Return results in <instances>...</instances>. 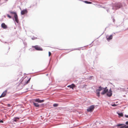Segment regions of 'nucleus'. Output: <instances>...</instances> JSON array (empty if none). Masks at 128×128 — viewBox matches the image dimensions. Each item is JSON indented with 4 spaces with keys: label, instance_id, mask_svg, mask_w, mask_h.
Segmentation results:
<instances>
[{
    "label": "nucleus",
    "instance_id": "nucleus-9",
    "mask_svg": "<svg viewBox=\"0 0 128 128\" xmlns=\"http://www.w3.org/2000/svg\"><path fill=\"white\" fill-rule=\"evenodd\" d=\"M1 27L4 29H6L7 28L6 25L4 23H3L2 24Z\"/></svg>",
    "mask_w": 128,
    "mask_h": 128
},
{
    "label": "nucleus",
    "instance_id": "nucleus-21",
    "mask_svg": "<svg viewBox=\"0 0 128 128\" xmlns=\"http://www.w3.org/2000/svg\"><path fill=\"white\" fill-rule=\"evenodd\" d=\"M118 115L120 116H123V114L122 113L118 114Z\"/></svg>",
    "mask_w": 128,
    "mask_h": 128
},
{
    "label": "nucleus",
    "instance_id": "nucleus-27",
    "mask_svg": "<svg viewBox=\"0 0 128 128\" xmlns=\"http://www.w3.org/2000/svg\"><path fill=\"white\" fill-rule=\"evenodd\" d=\"M10 105L9 104H8V106H10Z\"/></svg>",
    "mask_w": 128,
    "mask_h": 128
},
{
    "label": "nucleus",
    "instance_id": "nucleus-11",
    "mask_svg": "<svg viewBox=\"0 0 128 128\" xmlns=\"http://www.w3.org/2000/svg\"><path fill=\"white\" fill-rule=\"evenodd\" d=\"M19 119V118L18 117H16L13 118V122H16Z\"/></svg>",
    "mask_w": 128,
    "mask_h": 128
},
{
    "label": "nucleus",
    "instance_id": "nucleus-1",
    "mask_svg": "<svg viewBox=\"0 0 128 128\" xmlns=\"http://www.w3.org/2000/svg\"><path fill=\"white\" fill-rule=\"evenodd\" d=\"M102 90V92L101 93L102 94L104 95L106 94L108 97H110L112 96V94L111 88H110L109 90L107 88H99L96 90V95L98 96H100V92Z\"/></svg>",
    "mask_w": 128,
    "mask_h": 128
},
{
    "label": "nucleus",
    "instance_id": "nucleus-10",
    "mask_svg": "<svg viewBox=\"0 0 128 128\" xmlns=\"http://www.w3.org/2000/svg\"><path fill=\"white\" fill-rule=\"evenodd\" d=\"M124 124H119L117 125L116 126H122L121 127H118L117 128H124V125L122 126V125H124Z\"/></svg>",
    "mask_w": 128,
    "mask_h": 128
},
{
    "label": "nucleus",
    "instance_id": "nucleus-7",
    "mask_svg": "<svg viewBox=\"0 0 128 128\" xmlns=\"http://www.w3.org/2000/svg\"><path fill=\"white\" fill-rule=\"evenodd\" d=\"M7 92V90L4 91L0 96V98L4 97L6 95Z\"/></svg>",
    "mask_w": 128,
    "mask_h": 128
},
{
    "label": "nucleus",
    "instance_id": "nucleus-25",
    "mask_svg": "<svg viewBox=\"0 0 128 128\" xmlns=\"http://www.w3.org/2000/svg\"><path fill=\"white\" fill-rule=\"evenodd\" d=\"M126 124H128V121L126 122Z\"/></svg>",
    "mask_w": 128,
    "mask_h": 128
},
{
    "label": "nucleus",
    "instance_id": "nucleus-14",
    "mask_svg": "<svg viewBox=\"0 0 128 128\" xmlns=\"http://www.w3.org/2000/svg\"><path fill=\"white\" fill-rule=\"evenodd\" d=\"M112 35H111L108 38H107L106 39L108 41H109L112 39Z\"/></svg>",
    "mask_w": 128,
    "mask_h": 128
},
{
    "label": "nucleus",
    "instance_id": "nucleus-12",
    "mask_svg": "<svg viewBox=\"0 0 128 128\" xmlns=\"http://www.w3.org/2000/svg\"><path fill=\"white\" fill-rule=\"evenodd\" d=\"M67 87H70V88H76V87L74 84H72L68 86Z\"/></svg>",
    "mask_w": 128,
    "mask_h": 128
},
{
    "label": "nucleus",
    "instance_id": "nucleus-22",
    "mask_svg": "<svg viewBox=\"0 0 128 128\" xmlns=\"http://www.w3.org/2000/svg\"><path fill=\"white\" fill-rule=\"evenodd\" d=\"M48 54H49V56H50L51 54V53L50 52H48Z\"/></svg>",
    "mask_w": 128,
    "mask_h": 128
},
{
    "label": "nucleus",
    "instance_id": "nucleus-20",
    "mask_svg": "<svg viewBox=\"0 0 128 128\" xmlns=\"http://www.w3.org/2000/svg\"><path fill=\"white\" fill-rule=\"evenodd\" d=\"M124 128H128V126H126V125H124Z\"/></svg>",
    "mask_w": 128,
    "mask_h": 128
},
{
    "label": "nucleus",
    "instance_id": "nucleus-28",
    "mask_svg": "<svg viewBox=\"0 0 128 128\" xmlns=\"http://www.w3.org/2000/svg\"><path fill=\"white\" fill-rule=\"evenodd\" d=\"M10 105L9 104H8V106H10Z\"/></svg>",
    "mask_w": 128,
    "mask_h": 128
},
{
    "label": "nucleus",
    "instance_id": "nucleus-29",
    "mask_svg": "<svg viewBox=\"0 0 128 128\" xmlns=\"http://www.w3.org/2000/svg\"><path fill=\"white\" fill-rule=\"evenodd\" d=\"M107 88L106 87L105 88Z\"/></svg>",
    "mask_w": 128,
    "mask_h": 128
},
{
    "label": "nucleus",
    "instance_id": "nucleus-3",
    "mask_svg": "<svg viewBox=\"0 0 128 128\" xmlns=\"http://www.w3.org/2000/svg\"><path fill=\"white\" fill-rule=\"evenodd\" d=\"M94 106L93 105H92L89 107L87 109V110L88 112H91L94 110Z\"/></svg>",
    "mask_w": 128,
    "mask_h": 128
},
{
    "label": "nucleus",
    "instance_id": "nucleus-23",
    "mask_svg": "<svg viewBox=\"0 0 128 128\" xmlns=\"http://www.w3.org/2000/svg\"><path fill=\"white\" fill-rule=\"evenodd\" d=\"M3 120H0V122L3 123Z\"/></svg>",
    "mask_w": 128,
    "mask_h": 128
},
{
    "label": "nucleus",
    "instance_id": "nucleus-8",
    "mask_svg": "<svg viewBox=\"0 0 128 128\" xmlns=\"http://www.w3.org/2000/svg\"><path fill=\"white\" fill-rule=\"evenodd\" d=\"M27 12V11L26 10H25L22 11L21 12V14L22 15H24L26 14Z\"/></svg>",
    "mask_w": 128,
    "mask_h": 128
},
{
    "label": "nucleus",
    "instance_id": "nucleus-6",
    "mask_svg": "<svg viewBox=\"0 0 128 128\" xmlns=\"http://www.w3.org/2000/svg\"><path fill=\"white\" fill-rule=\"evenodd\" d=\"M34 100L36 102H38L39 103L43 102L44 101V100H41L39 98H36L34 99Z\"/></svg>",
    "mask_w": 128,
    "mask_h": 128
},
{
    "label": "nucleus",
    "instance_id": "nucleus-18",
    "mask_svg": "<svg viewBox=\"0 0 128 128\" xmlns=\"http://www.w3.org/2000/svg\"><path fill=\"white\" fill-rule=\"evenodd\" d=\"M7 16L8 18H12V17H11L10 16V15H9V14H7Z\"/></svg>",
    "mask_w": 128,
    "mask_h": 128
},
{
    "label": "nucleus",
    "instance_id": "nucleus-4",
    "mask_svg": "<svg viewBox=\"0 0 128 128\" xmlns=\"http://www.w3.org/2000/svg\"><path fill=\"white\" fill-rule=\"evenodd\" d=\"M34 47L35 49L37 50L40 51H42L43 50L42 49L41 47L38 45L35 46H34Z\"/></svg>",
    "mask_w": 128,
    "mask_h": 128
},
{
    "label": "nucleus",
    "instance_id": "nucleus-15",
    "mask_svg": "<svg viewBox=\"0 0 128 128\" xmlns=\"http://www.w3.org/2000/svg\"><path fill=\"white\" fill-rule=\"evenodd\" d=\"M33 104L34 106L36 107H38L39 105L38 103L34 102Z\"/></svg>",
    "mask_w": 128,
    "mask_h": 128
},
{
    "label": "nucleus",
    "instance_id": "nucleus-5",
    "mask_svg": "<svg viewBox=\"0 0 128 128\" xmlns=\"http://www.w3.org/2000/svg\"><path fill=\"white\" fill-rule=\"evenodd\" d=\"M122 6V5L121 4H116L115 6V7L116 8V9H118L121 8Z\"/></svg>",
    "mask_w": 128,
    "mask_h": 128
},
{
    "label": "nucleus",
    "instance_id": "nucleus-19",
    "mask_svg": "<svg viewBox=\"0 0 128 128\" xmlns=\"http://www.w3.org/2000/svg\"><path fill=\"white\" fill-rule=\"evenodd\" d=\"M111 106H116V104H111Z\"/></svg>",
    "mask_w": 128,
    "mask_h": 128
},
{
    "label": "nucleus",
    "instance_id": "nucleus-24",
    "mask_svg": "<svg viewBox=\"0 0 128 128\" xmlns=\"http://www.w3.org/2000/svg\"><path fill=\"white\" fill-rule=\"evenodd\" d=\"M125 116L126 117L128 118V115H125Z\"/></svg>",
    "mask_w": 128,
    "mask_h": 128
},
{
    "label": "nucleus",
    "instance_id": "nucleus-2",
    "mask_svg": "<svg viewBox=\"0 0 128 128\" xmlns=\"http://www.w3.org/2000/svg\"><path fill=\"white\" fill-rule=\"evenodd\" d=\"M9 12L11 14H14V17L15 18V21L18 23L19 22V20L18 19V18L17 15L16 13L15 12L10 11Z\"/></svg>",
    "mask_w": 128,
    "mask_h": 128
},
{
    "label": "nucleus",
    "instance_id": "nucleus-30",
    "mask_svg": "<svg viewBox=\"0 0 128 128\" xmlns=\"http://www.w3.org/2000/svg\"><path fill=\"white\" fill-rule=\"evenodd\" d=\"M6 1H7L8 0H6Z\"/></svg>",
    "mask_w": 128,
    "mask_h": 128
},
{
    "label": "nucleus",
    "instance_id": "nucleus-16",
    "mask_svg": "<svg viewBox=\"0 0 128 128\" xmlns=\"http://www.w3.org/2000/svg\"><path fill=\"white\" fill-rule=\"evenodd\" d=\"M83 2H85V3H86V4H92V2H88L87 1H83Z\"/></svg>",
    "mask_w": 128,
    "mask_h": 128
},
{
    "label": "nucleus",
    "instance_id": "nucleus-13",
    "mask_svg": "<svg viewBox=\"0 0 128 128\" xmlns=\"http://www.w3.org/2000/svg\"><path fill=\"white\" fill-rule=\"evenodd\" d=\"M30 78L29 79H28V80L26 82H24V80H23L22 82L21 83H24V85H25L26 84H27L29 82H30Z\"/></svg>",
    "mask_w": 128,
    "mask_h": 128
},
{
    "label": "nucleus",
    "instance_id": "nucleus-17",
    "mask_svg": "<svg viewBox=\"0 0 128 128\" xmlns=\"http://www.w3.org/2000/svg\"><path fill=\"white\" fill-rule=\"evenodd\" d=\"M53 106L54 107H56L58 106V104H54Z\"/></svg>",
    "mask_w": 128,
    "mask_h": 128
},
{
    "label": "nucleus",
    "instance_id": "nucleus-26",
    "mask_svg": "<svg viewBox=\"0 0 128 128\" xmlns=\"http://www.w3.org/2000/svg\"><path fill=\"white\" fill-rule=\"evenodd\" d=\"M99 88H102V87H101V86H100L99 87Z\"/></svg>",
    "mask_w": 128,
    "mask_h": 128
}]
</instances>
